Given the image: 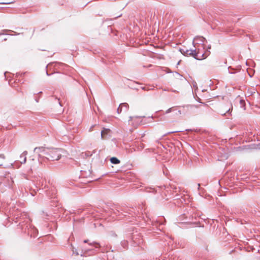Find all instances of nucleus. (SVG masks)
<instances>
[{
  "label": "nucleus",
  "mask_w": 260,
  "mask_h": 260,
  "mask_svg": "<svg viewBox=\"0 0 260 260\" xmlns=\"http://www.w3.org/2000/svg\"><path fill=\"white\" fill-rule=\"evenodd\" d=\"M16 223L19 222V225L23 232L27 234L31 237H36L38 235V230L30 222V219L28 216L25 213L20 214L15 216L13 219Z\"/></svg>",
  "instance_id": "1"
},
{
  "label": "nucleus",
  "mask_w": 260,
  "mask_h": 260,
  "mask_svg": "<svg viewBox=\"0 0 260 260\" xmlns=\"http://www.w3.org/2000/svg\"><path fill=\"white\" fill-rule=\"evenodd\" d=\"M164 91H169V90L168 89H164Z\"/></svg>",
  "instance_id": "30"
},
{
  "label": "nucleus",
  "mask_w": 260,
  "mask_h": 260,
  "mask_svg": "<svg viewBox=\"0 0 260 260\" xmlns=\"http://www.w3.org/2000/svg\"><path fill=\"white\" fill-rule=\"evenodd\" d=\"M36 184L39 187H40L41 186H43V181L41 182V181H37Z\"/></svg>",
  "instance_id": "19"
},
{
  "label": "nucleus",
  "mask_w": 260,
  "mask_h": 260,
  "mask_svg": "<svg viewBox=\"0 0 260 260\" xmlns=\"http://www.w3.org/2000/svg\"><path fill=\"white\" fill-rule=\"evenodd\" d=\"M130 120L132 119V117H129Z\"/></svg>",
  "instance_id": "34"
},
{
  "label": "nucleus",
  "mask_w": 260,
  "mask_h": 260,
  "mask_svg": "<svg viewBox=\"0 0 260 260\" xmlns=\"http://www.w3.org/2000/svg\"><path fill=\"white\" fill-rule=\"evenodd\" d=\"M113 213L116 216L122 215L124 216H127L131 215L132 217H135V216H138L139 214V211L137 208H118L113 210Z\"/></svg>",
  "instance_id": "3"
},
{
  "label": "nucleus",
  "mask_w": 260,
  "mask_h": 260,
  "mask_svg": "<svg viewBox=\"0 0 260 260\" xmlns=\"http://www.w3.org/2000/svg\"><path fill=\"white\" fill-rule=\"evenodd\" d=\"M34 152L38 154V160L41 163L45 160L54 161L60 159L61 157L60 150L55 148H44L43 147H36Z\"/></svg>",
  "instance_id": "2"
},
{
  "label": "nucleus",
  "mask_w": 260,
  "mask_h": 260,
  "mask_svg": "<svg viewBox=\"0 0 260 260\" xmlns=\"http://www.w3.org/2000/svg\"><path fill=\"white\" fill-rule=\"evenodd\" d=\"M5 157L4 154L0 155V167L3 166V163L4 161Z\"/></svg>",
  "instance_id": "17"
},
{
  "label": "nucleus",
  "mask_w": 260,
  "mask_h": 260,
  "mask_svg": "<svg viewBox=\"0 0 260 260\" xmlns=\"http://www.w3.org/2000/svg\"><path fill=\"white\" fill-rule=\"evenodd\" d=\"M110 161L113 164H118L120 163V160L115 157H113L111 158Z\"/></svg>",
  "instance_id": "13"
},
{
  "label": "nucleus",
  "mask_w": 260,
  "mask_h": 260,
  "mask_svg": "<svg viewBox=\"0 0 260 260\" xmlns=\"http://www.w3.org/2000/svg\"><path fill=\"white\" fill-rule=\"evenodd\" d=\"M173 133V132H169L168 133L169 134V133Z\"/></svg>",
  "instance_id": "37"
},
{
  "label": "nucleus",
  "mask_w": 260,
  "mask_h": 260,
  "mask_svg": "<svg viewBox=\"0 0 260 260\" xmlns=\"http://www.w3.org/2000/svg\"><path fill=\"white\" fill-rule=\"evenodd\" d=\"M198 189H199V188H200V184H198Z\"/></svg>",
  "instance_id": "31"
},
{
  "label": "nucleus",
  "mask_w": 260,
  "mask_h": 260,
  "mask_svg": "<svg viewBox=\"0 0 260 260\" xmlns=\"http://www.w3.org/2000/svg\"><path fill=\"white\" fill-rule=\"evenodd\" d=\"M121 16V14H120V15H119V16H118L116 17H115V18H117V17H120Z\"/></svg>",
  "instance_id": "32"
},
{
  "label": "nucleus",
  "mask_w": 260,
  "mask_h": 260,
  "mask_svg": "<svg viewBox=\"0 0 260 260\" xmlns=\"http://www.w3.org/2000/svg\"><path fill=\"white\" fill-rule=\"evenodd\" d=\"M109 132V129L104 128L103 129L101 132V138L102 139H104V135L105 134H108V133Z\"/></svg>",
  "instance_id": "12"
},
{
  "label": "nucleus",
  "mask_w": 260,
  "mask_h": 260,
  "mask_svg": "<svg viewBox=\"0 0 260 260\" xmlns=\"http://www.w3.org/2000/svg\"><path fill=\"white\" fill-rule=\"evenodd\" d=\"M176 115H180L181 114V110H178L177 112L176 113Z\"/></svg>",
  "instance_id": "21"
},
{
  "label": "nucleus",
  "mask_w": 260,
  "mask_h": 260,
  "mask_svg": "<svg viewBox=\"0 0 260 260\" xmlns=\"http://www.w3.org/2000/svg\"><path fill=\"white\" fill-rule=\"evenodd\" d=\"M194 58L198 60L206 58L210 53L209 50L204 51L205 45H194Z\"/></svg>",
  "instance_id": "4"
},
{
  "label": "nucleus",
  "mask_w": 260,
  "mask_h": 260,
  "mask_svg": "<svg viewBox=\"0 0 260 260\" xmlns=\"http://www.w3.org/2000/svg\"><path fill=\"white\" fill-rule=\"evenodd\" d=\"M180 52L184 55H189L194 57V52L193 49H180Z\"/></svg>",
  "instance_id": "8"
},
{
  "label": "nucleus",
  "mask_w": 260,
  "mask_h": 260,
  "mask_svg": "<svg viewBox=\"0 0 260 260\" xmlns=\"http://www.w3.org/2000/svg\"><path fill=\"white\" fill-rule=\"evenodd\" d=\"M128 105L126 103L120 104L117 109V112L119 114L121 113L122 110L124 112H126L128 110Z\"/></svg>",
  "instance_id": "7"
},
{
  "label": "nucleus",
  "mask_w": 260,
  "mask_h": 260,
  "mask_svg": "<svg viewBox=\"0 0 260 260\" xmlns=\"http://www.w3.org/2000/svg\"><path fill=\"white\" fill-rule=\"evenodd\" d=\"M121 246L124 248H126L128 246V242L126 240H123V241H121Z\"/></svg>",
  "instance_id": "15"
},
{
  "label": "nucleus",
  "mask_w": 260,
  "mask_h": 260,
  "mask_svg": "<svg viewBox=\"0 0 260 260\" xmlns=\"http://www.w3.org/2000/svg\"><path fill=\"white\" fill-rule=\"evenodd\" d=\"M51 191H52V194H53L54 192V190H51Z\"/></svg>",
  "instance_id": "33"
},
{
  "label": "nucleus",
  "mask_w": 260,
  "mask_h": 260,
  "mask_svg": "<svg viewBox=\"0 0 260 260\" xmlns=\"http://www.w3.org/2000/svg\"><path fill=\"white\" fill-rule=\"evenodd\" d=\"M73 253H74V254H76V255H78V254H79V253H78V252H77V249H75L74 250V249H73Z\"/></svg>",
  "instance_id": "20"
},
{
  "label": "nucleus",
  "mask_w": 260,
  "mask_h": 260,
  "mask_svg": "<svg viewBox=\"0 0 260 260\" xmlns=\"http://www.w3.org/2000/svg\"><path fill=\"white\" fill-rule=\"evenodd\" d=\"M132 240L134 244L137 246H140L143 242V239L142 236L138 234L133 235Z\"/></svg>",
  "instance_id": "5"
},
{
  "label": "nucleus",
  "mask_w": 260,
  "mask_h": 260,
  "mask_svg": "<svg viewBox=\"0 0 260 260\" xmlns=\"http://www.w3.org/2000/svg\"><path fill=\"white\" fill-rule=\"evenodd\" d=\"M11 3H1L0 4H11Z\"/></svg>",
  "instance_id": "23"
},
{
  "label": "nucleus",
  "mask_w": 260,
  "mask_h": 260,
  "mask_svg": "<svg viewBox=\"0 0 260 260\" xmlns=\"http://www.w3.org/2000/svg\"><path fill=\"white\" fill-rule=\"evenodd\" d=\"M176 107H172L168 109L165 112L166 114H168L171 112H174L176 111Z\"/></svg>",
  "instance_id": "16"
},
{
  "label": "nucleus",
  "mask_w": 260,
  "mask_h": 260,
  "mask_svg": "<svg viewBox=\"0 0 260 260\" xmlns=\"http://www.w3.org/2000/svg\"><path fill=\"white\" fill-rule=\"evenodd\" d=\"M232 108L233 107L231 104L223 106L219 110V113L221 115H225L226 113H230Z\"/></svg>",
  "instance_id": "6"
},
{
  "label": "nucleus",
  "mask_w": 260,
  "mask_h": 260,
  "mask_svg": "<svg viewBox=\"0 0 260 260\" xmlns=\"http://www.w3.org/2000/svg\"><path fill=\"white\" fill-rule=\"evenodd\" d=\"M206 40L205 38L203 37H197L194 38L193 41V45H200V44L202 45H204L205 41Z\"/></svg>",
  "instance_id": "9"
},
{
  "label": "nucleus",
  "mask_w": 260,
  "mask_h": 260,
  "mask_svg": "<svg viewBox=\"0 0 260 260\" xmlns=\"http://www.w3.org/2000/svg\"><path fill=\"white\" fill-rule=\"evenodd\" d=\"M211 45H208V49H207V50H208L210 49H211Z\"/></svg>",
  "instance_id": "25"
},
{
  "label": "nucleus",
  "mask_w": 260,
  "mask_h": 260,
  "mask_svg": "<svg viewBox=\"0 0 260 260\" xmlns=\"http://www.w3.org/2000/svg\"><path fill=\"white\" fill-rule=\"evenodd\" d=\"M35 101L38 103V102H39V98H35Z\"/></svg>",
  "instance_id": "24"
},
{
  "label": "nucleus",
  "mask_w": 260,
  "mask_h": 260,
  "mask_svg": "<svg viewBox=\"0 0 260 260\" xmlns=\"http://www.w3.org/2000/svg\"><path fill=\"white\" fill-rule=\"evenodd\" d=\"M51 198H55V197H51Z\"/></svg>",
  "instance_id": "35"
},
{
  "label": "nucleus",
  "mask_w": 260,
  "mask_h": 260,
  "mask_svg": "<svg viewBox=\"0 0 260 260\" xmlns=\"http://www.w3.org/2000/svg\"><path fill=\"white\" fill-rule=\"evenodd\" d=\"M171 91H172V92H177V91H176V90H171Z\"/></svg>",
  "instance_id": "29"
},
{
  "label": "nucleus",
  "mask_w": 260,
  "mask_h": 260,
  "mask_svg": "<svg viewBox=\"0 0 260 260\" xmlns=\"http://www.w3.org/2000/svg\"><path fill=\"white\" fill-rule=\"evenodd\" d=\"M42 93V91H40V92H39V93Z\"/></svg>",
  "instance_id": "36"
},
{
  "label": "nucleus",
  "mask_w": 260,
  "mask_h": 260,
  "mask_svg": "<svg viewBox=\"0 0 260 260\" xmlns=\"http://www.w3.org/2000/svg\"><path fill=\"white\" fill-rule=\"evenodd\" d=\"M46 75H47V76H50V74H49L48 73V72H47V71H46Z\"/></svg>",
  "instance_id": "28"
},
{
  "label": "nucleus",
  "mask_w": 260,
  "mask_h": 260,
  "mask_svg": "<svg viewBox=\"0 0 260 260\" xmlns=\"http://www.w3.org/2000/svg\"><path fill=\"white\" fill-rule=\"evenodd\" d=\"M236 100H237V101L239 100V103H240V107L242 108H243L244 109H245V102L244 100L241 99L240 98L238 97L236 99Z\"/></svg>",
  "instance_id": "11"
},
{
  "label": "nucleus",
  "mask_w": 260,
  "mask_h": 260,
  "mask_svg": "<svg viewBox=\"0 0 260 260\" xmlns=\"http://www.w3.org/2000/svg\"><path fill=\"white\" fill-rule=\"evenodd\" d=\"M89 245H91V246H94L95 247V248H99L101 247L100 243L95 242H93L92 243H89Z\"/></svg>",
  "instance_id": "14"
},
{
  "label": "nucleus",
  "mask_w": 260,
  "mask_h": 260,
  "mask_svg": "<svg viewBox=\"0 0 260 260\" xmlns=\"http://www.w3.org/2000/svg\"><path fill=\"white\" fill-rule=\"evenodd\" d=\"M22 75V74L17 73V76H19L20 75V76H21Z\"/></svg>",
  "instance_id": "26"
},
{
  "label": "nucleus",
  "mask_w": 260,
  "mask_h": 260,
  "mask_svg": "<svg viewBox=\"0 0 260 260\" xmlns=\"http://www.w3.org/2000/svg\"><path fill=\"white\" fill-rule=\"evenodd\" d=\"M148 191L149 192H154V189H150L149 190H148Z\"/></svg>",
  "instance_id": "22"
},
{
  "label": "nucleus",
  "mask_w": 260,
  "mask_h": 260,
  "mask_svg": "<svg viewBox=\"0 0 260 260\" xmlns=\"http://www.w3.org/2000/svg\"><path fill=\"white\" fill-rule=\"evenodd\" d=\"M96 126H98V125H96V124H93V125H92L90 127V128H89V130H88L89 132H91L93 131L94 127Z\"/></svg>",
  "instance_id": "18"
},
{
  "label": "nucleus",
  "mask_w": 260,
  "mask_h": 260,
  "mask_svg": "<svg viewBox=\"0 0 260 260\" xmlns=\"http://www.w3.org/2000/svg\"><path fill=\"white\" fill-rule=\"evenodd\" d=\"M84 243H87L88 242V240H84Z\"/></svg>",
  "instance_id": "27"
},
{
  "label": "nucleus",
  "mask_w": 260,
  "mask_h": 260,
  "mask_svg": "<svg viewBox=\"0 0 260 260\" xmlns=\"http://www.w3.org/2000/svg\"><path fill=\"white\" fill-rule=\"evenodd\" d=\"M27 154V152L26 151H24L20 156V162L21 164H24L26 160V155Z\"/></svg>",
  "instance_id": "10"
}]
</instances>
